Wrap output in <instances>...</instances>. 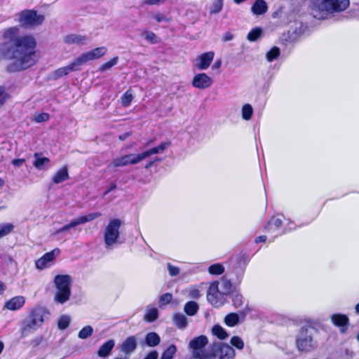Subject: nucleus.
Masks as SVG:
<instances>
[{"label": "nucleus", "mask_w": 359, "mask_h": 359, "mask_svg": "<svg viewBox=\"0 0 359 359\" xmlns=\"http://www.w3.org/2000/svg\"><path fill=\"white\" fill-rule=\"evenodd\" d=\"M19 32L18 27L6 29L4 32V38L13 39V44L8 43L0 44V60H13L6 69L9 72H17L33 66L35 62V48L36 42L30 35L17 36Z\"/></svg>", "instance_id": "f257e3e1"}, {"label": "nucleus", "mask_w": 359, "mask_h": 359, "mask_svg": "<svg viewBox=\"0 0 359 359\" xmlns=\"http://www.w3.org/2000/svg\"><path fill=\"white\" fill-rule=\"evenodd\" d=\"M311 15L318 20H328L345 11L350 0H309Z\"/></svg>", "instance_id": "f03ea898"}, {"label": "nucleus", "mask_w": 359, "mask_h": 359, "mask_svg": "<svg viewBox=\"0 0 359 359\" xmlns=\"http://www.w3.org/2000/svg\"><path fill=\"white\" fill-rule=\"evenodd\" d=\"M48 315V311L43 307L33 309L22 322L20 329L21 337L25 338L34 333L42 325L45 318Z\"/></svg>", "instance_id": "7ed1b4c3"}, {"label": "nucleus", "mask_w": 359, "mask_h": 359, "mask_svg": "<svg viewBox=\"0 0 359 359\" xmlns=\"http://www.w3.org/2000/svg\"><path fill=\"white\" fill-rule=\"evenodd\" d=\"M315 329L311 326H302L296 335L295 343L297 349L301 352H311L317 346L313 339Z\"/></svg>", "instance_id": "20e7f679"}, {"label": "nucleus", "mask_w": 359, "mask_h": 359, "mask_svg": "<svg viewBox=\"0 0 359 359\" xmlns=\"http://www.w3.org/2000/svg\"><path fill=\"white\" fill-rule=\"evenodd\" d=\"M72 278L69 275H57L54 278V284L56 287V292L54 300L61 304L67 302L71 296Z\"/></svg>", "instance_id": "39448f33"}, {"label": "nucleus", "mask_w": 359, "mask_h": 359, "mask_svg": "<svg viewBox=\"0 0 359 359\" xmlns=\"http://www.w3.org/2000/svg\"><path fill=\"white\" fill-rule=\"evenodd\" d=\"M208 343L206 336L201 335L191 339L189 344V348L191 355L190 359H209L210 354L205 351V346Z\"/></svg>", "instance_id": "423d86ee"}, {"label": "nucleus", "mask_w": 359, "mask_h": 359, "mask_svg": "<svg viewBox=\"0 0 359 359\" xmlns=\"http://www.w3.org/2000/svg\"><path fill=\"white\" fill-rule=\"evenodd\" d=\"M18 21L20 25L25 28H32L41 25L45 17L43 15H38L34 10L26 9L18 13Z\"/></svg>", "instance_id": "0eeeda50"}, {"label": "nucleus", "mask_w": 359, "mask_h": 359, "mask_svg": "<svg viewBox=\"0 0 359 359\" xmlns=\"http://www.w3.org/2000/svg\"><path fill=\"white\" fill-rule=\"evenodd\" d=\"M121 221L119 219H111L107 225L104 233V241L107 248H110L116 243L119 238V229Z\"/></svg>", "instance_id": "6e6552de"}, {"label": "nucleus", "mask_w": 359, "mask_h": 359, "mask_svg": "<svg viewBox=\"0 0 359 359\" xmlns=\"http://www.w3.org/2000/svg\"><path fill=\"white\" fill-rule=\"evenodd\" d=\"M226 299V294L219 288V283H212L207 293V299L215 307L222 306Z\"/></svg>", "instance_id": "1a4fd4ad"}, {"label": "nucleus", "mask_w": 359, "mask_h": 359, "mask_svg": "<svg viewBox=\"0 0 359 359\" xmlns=\"http://www.w3.org/2000/svg\"><path fill=\"white\" fill-rule=\"evenodd\" d=\"M142 160L141 154H130L121 156L112 160V161L108 165V169H114L118 167L127 166L128 165H135Z\"/></svg>", "instance_id": "9d476101"}, {"label": "nucleus", "mask_w": 359, "mask_h": 359, "mask_svg": "<svg viewBox=\"0 0 359 359\" xmlns=\"http://www.w3.org/2000/svg\"><path fill=\"white\" fill-rule=\"evenodd\" d=\"M212 355L218 359H233L235 356L234 349L229 345L222 342H215L212 346Z\"/></svg>", "instance_id": "9b49d317"}, {"label": "nucleus", "mask_w": 359, "mask_h": 359, "mask_svg": "<svg viewBox=\"0 0 359 359\" xmlns=\"http://www.w3.org/2000/svg\"><path fill=\"white\" fill-rule=\"evenodd\" d=\"M101 215L100 212H93L89 213L86 215L81 216L76 219H72L69 224L63 226L60 229L56 230L53 235L56 236L60 235V233L69 230L72 228H74L78 225L83 224L88 222H91L95 219L99 217Z\"/></svg>", "instance_id": "f8f14e48"}, {"label": "nucleus", "mask_w": 359, "mask_h": 359, "mask_svg": "<svg viewBox=\"0 0 359 359\" xmlns=\"http://www.w3.org/2000/svg\"><path fill=\"white\" fill-rule=\"evenodd\" d=\"M107 51V49L104 46L94 48L93 50L83 53L81 55L77 57V62H79L80 67H81L88 61L98 59L104 55Z\"/></svg>", "instance_id": "ddd939ff"}, {"label": "nucleus", "mask_w": 359, "mask_h": 359, "mask_svg": "<svg viewBox=\"0 0 359 359\" xmlns=\"http://www.w3.org/2000/svg\"><path fill=\"white\" fill-rule=\"evenodd\" d=\"M60 252V250L58 248H55L52 251L46 252L41 258L36 261V268L39 270H43L50 267L51 262L55 259Z\"/></svg>", "instance_id": "4468645a"}, {"label": "nucleus", "mask_w": 359, "mask_h": 359, "mask_svg": "<svg viewBox=\"0 0 359 359\" xmlns=\"http://www.w3.org/2000/svg\"><path fill=\"white\" fill-rule=\"evenodd\" d=\"M213 83V80L205 73L196 74L193 79L192 86L198 89L203 90L210 88Z\"/></svg>", "instance_id": "2eb2a0df"}, {"label": "nucleus", "mask_w": 359, "mask_h": 359, "mask_svg": "<svg viewBox=\"0 0 359 359\" xmlns=\"http://www.w3.org/2000/svg\"><path fill=\"white\" fill-rule=\"evenodd\" d=\"M81 67L75 59L72 62L66 67H60L53 72L52 77L54 79H57L63 76H66L71 72H76L80 70Z\"/></svg>", "instance_id": "dca6fc26"}, {"label": "nucleus", "mask_w": 359, "mask_h": 359, "mask_svg": "<svg viewBox=\"0 0 359 359\" xmlns=\"http://www.w3.org/2000/svg\"><path fill=\"white\" fill-rule=\"evenodd\" d=\"M215 53L209 51L199 55L196 59V67L199 70H205L208 69L213 60Z\"/></svg>", "instance_id": "f3484780"}, {"label": "nucleus", "mask_w": 359, "mask_h": 359, "mask_svg": "<svg viewBox=\"0 0 359 359\" xmlns=\"http://www.w3.org/2000/svg\"><path fill=\"white\" fill-rule=\"evenodd\" d=\"M34 161H33L34 167L39 170H46L50 168V158L42 157L40 153L34 154Z\"/></svg>", "instance_id": "a211bd4d"}, {"label": "nucleus", "mask_w": 359, "mask_h": 359, "mask_svg": "<svg viewBox=\"0 0 359 359\" xmlns=\"http://www.w3.org/2000/svg\"><path fill=\"white\" fill-rule=\"evenodd\" d=\"M25 303L23 296H15L5 303L4 307L10 311H16L21 309Z\"/></svg>", "instance_id": "6ab92c4d"}, {"label": "nucleus", "mask_w": 359, "mask_h": 359, "mask_svg": "<svg viewBox=\"0 0 359 359\" xmlns=\"http://www.w3.org/2000/svg\"><path fill=\"white\" fill-rule=\"evenodd\" d=\"M245 272L243 264L239 262H236L235 266L230 272L231 280L235 283H240Z\"/></svg>", "instance_id": "aec40b11"}, {"label": "nucleus", "mask_w": 359, "mask_h": 359, "mask_svg": "<svg viewBox=\"0 0 359 359\" xmlns=\"http://www.w3.org/2000/svg\"><path fill=\"white\" fill-rule=\"evenodd\" d=\"M170 142H161L159 145L152 147L146 151H142L141 154L142 160L149 158L151 155L162 154L168 147Z\"/></svg>", "instance_id": "412c9836"}, {"label": "nucleus", "mask_w": 359, "mask_h": 359, "mask_svg": "<svg viewBox=\"0 0 359 359\" xmlns=\"http://www.w3.org/2000/svg\"><path fill=\"white\" fill-rule=\"evenodd\" d=\"M89 41L88 37L81 34H69L64 38V41L69 45H84Z\"/></svg>", "instance_id": "4be33fe9"}, {"label": "nucleus", "mask_w": 359, "mask_h": 359, "mask_svg": "<svg viewBox=\"0 0 359 359\" xmlns=\"http://www.w3.org/2000/svg\"><path fill=\"white\" fill-rule=\"evenodd\" d=\"M137 347L136 338L134 336L128 337L121 344V350L126 354H130Z\"/></svg>", "instance_id": "5701e85b"}, {"label": "nucleus", "mask_w": 359, "mask_h": 359, "mask_svg": "<svg viewBox=\"0 0 359 359\" xmlns=\"http://www.w3.org/2000/svg\"><path fill=\"white\" fill-rule=\"evenodd\" d=\"M283 224V219L278 215L273 217L264 226V229L268 233L276 232Z\"/></svg>", "instance_id": "b1692460"}, {"label": "nucleus", "mask_w": 359, "mask_h": 359, "mask_svg": "<svg viewBox=\"0 0 359 359\" xmlns=\"http://www.w3.org/2000/svg\"><path fill=\"white\" fill-rule=\"evenodd\" d=\"M268 10V6L264 0H256L251 7V11L254 15H261Z\"/></svg>", "instance_id": "393cba45"}, {"label": "nucleus", "mask_w": 359, "mask_h": 359, "mask_svg": "<svg viewBox=\"0 0 359 359\" xmlns=\"http://www.w3.org/2000/svg\"><path fill=\"white\" fill-rule=\"evenodd\" d=\"M69 179L67 166L65 165L59 169L53 176L52 180L55 184L62 183Z\"/></svg>", "instance_id": "a878e982"}, {"label": "nucleus", "mask_w": 359, "mask_h": 359, "mask_svg": "<svg viewBox=\"0 0 359 359\" xmlns=\"http://www.w3.org/2000/svg\"><path fill=\"white\" fill-rule=\"evenodd\" d=\"M114 346L115 342L113 339H109L107 341L98 349L97 355L101 358L107 357L110 354Z\"/></svg>", "instance_id": "bb28decb"}, {"label": "nucleus", "mask_w": 359, "mask_h": 359, "mask_svg": "<svg viewBox=\"0 0 359 359\" xmlns=\"http://www.w3.org/2000/svg\"><path fill=\"white\" fill-rule=\"evenodd\" d=\"M332 324L337 327L348 325L349 324L348 317L342 313H334L330 316Z\"/></svg>", "instance_id": "cd10ccee"}, {"label": "nucleus", "mask_w": 359, "mask_h": 359, "mask_svg": "<svg viewBox=\"0 0 359 359\" xmlns=\"http://www.w3.org/2000/svg\"><path fill=\"white\" fill-rule=\"evenodd\" d=\"M173 322L177 328L183 330L187 327V318L181 313H176L173 315Z\"/></svg>", "instance_id": "c85d7f7f"}, {"label": "nucleus", "mask_w": 359, "mask_h": 359, "mask_svg": "<svg viewBox=\"0 0 359 359\" xmlns=\"http://www.w3.org/2000/svg\"><path fill=\"white\" fill-rule=\"evenodd\" d=\"M158 318V311L154 307H147L144 316V320L148 323L154 322Z\"/></svg>", "instance_id": "c756f323"}, {"label": "nucleus", "mask_w": 359, "mask_h": 359, "mask_svg": "<svg viewBox=\"0 0 359 359\" xmlns=\"http://www.w3.org/2000/svg\"><path fill=\"white\" fill-rule=\"evenodd\" d=\"M160 341V337L156 332H149L145 337V343L148 346L154 347L158 345Z\"/></svg>", "instance_id": "7c9ffc66"}, {"label": "nucleus", "mask_w": 359, "mask_h": 359, "mask_svg": "<svg viewBox=\"0 0 359 359\" xmlns=\"http://www.w3.org/2000/svg\"><path fill=\"white\" fill-rule=\"evenodd\" d=\"M198 309V305L196 302L190 301L185 304L184 311L188 316H193L196 314Z\"/></svg>", "instance_id": "2f4dec72"}, {"label": "nucleus", "mask_w": 359, "mask_h": 359, "mask_svg": "<svg viewBox=\"0 0 359 359\" xmlns=\"http://www.w3.org/2000/svg\"><path fill=\"white\" fill-rule=\"evenodd\" d=\"M212 333L221 340L225 339L229 337L227 332L219 325H215L212 327Z\"/></svg>", "instance_id": "473e14b6"}, {"label": "nucleus", "mask_w": 359, "mask_h": 359, "mask_svg": "<svg viewBox=\"0 0 359 359\" xmlns=\"http://www.w3.org/2000/svg\"><path fill=\"white\" fill-rule=\"evenodd\" d=\"M224 0H213L210 6V14L216 15L220 13L224 7Z\"/></svg>", "instance_id": "72a5a7b5"}, {"label": "nucleus", "mask_w": 359, "mask_h": 359, "mask_svg": "<svg viewBox=\"0 0 359 359\" xmlns=\"http://www.w3.org/2000/svg\"><path fill=\"white\" fill-rule=\"evenodd\" d=\"M241 114L243 119L249 121L252 118L253 114V108L250 104H245L241 109Z\"/></svg>", "instance_id": "f704fd0d"}, {"label": "nucleus", "mask_w": 359, "mask_h": 359, "mask_svg": "<svg viewBox=\"0 0 359 359\" xmlns=\"http://www.w3.org/2000/svg\"><path fill=\"white\" fill-rule=\"evenodd\" d=\"M239 316L235 313H231L224 318V323L229 327H233L238 323Z\"/></svg>", "instance_id": "c9c22d12"}, {"label": "nucleus", "mask_w": 359, "mask_h": 359, "mask_svg": "<svg viewBox=\"0 0 359 359\" xmlns=\"http://www.w3.org/2000/svg\"><path fill=\"white\" fill-rule=\"evenodd\" d=\"M280 54V48L277 46H273L266 54V58L268 62H271L276 60Z\"/></svg>", "instance_id": "e433bc0d"}, {"label": "nucleus", "mask_w": 359, "mask_h": 359, "mask_svg": "<svg viewBox=\"0 0 359 359\" xmlns=\"http://www.w3.org/2000/svg\"><path fill=\"white\" fill-rule=\"evenodd\" d=\"M262 34V29L260 27H255L252 29L247 36L248 41L254 42L257 41Z\"/></svg>", "instance_id": "4c0bfd02"}, {"label": "nucleus", "mask_w": 359, "mask_h": 359, "mask_svg": "<svg viewBox=\"0 0 359 359\" xmlns=\"http://www.w3.org/2000/svg\"><path fill=\"white\" fill-rule=\"evenodd\" d=\"M14 229V225L11 223H4L0 224V238L8 235Z\"/></svg>", "instance_id": "58836bf2"}, {"label": "nucleus", "mask_w": 359, "mask_h": 359, "mask_svg": "<svg viewBox=\"0 0 359 359\" xmlns=\"http://www.w3.org/2000/svg\"><path fill=\"white\" fill-rule=\"evenodd\" d=\"M176 352L177 347L172 344L163 352L161 359H172Z\"/></svg>", "instance_id": "ea45409f"}, {"label": "nucleus", "mask_w": 359, "mask_h": 359, "mask_svg": "<svg viewBox=\"0 0 359 359\" xmlns=\"http://www.w3.org/2000/svg\"><path fill=\"white\" fill-rule=\"evenodd\" d=\"M93 333V328L90 325L84 326L78 334V337L81 339H86L90 337Z\"/></svg>", "instance_id": "a19ab883"}, {"label": "nucleus", "mask_w": 359, "mask_h": 359, "mask_svg": "<svg viewBox=\"0 0 359 359\" xmlns=\"http://www.w3.org/2000/svg\"><path fill=\"white\" fill-rule=\"evenodd\" d=\"M208 272L212 275H221L224 272V267L222 264H214L209 266Z\"/></svg>", "instance_id": "79ce46f5"}, {"label": "nucleus", "mask_w": 359, "mask_h": 359, "mask_svg": "<svg viewBox=\"0 0 359 359\" xmlns=\"http://www.w3.org/2000/svg\"><path fill=\"white\" fill-rule=\"evenodd\" d=\"M71 318L67 315H62L60 317L58 322H57V326L58 328L61 330H64L67 329L70 323Z\"/></svg>", "instance_id": "37998d69"}, {"label": "nucleus", "mask_w": 359, "mask_h": 359, "mask_svg": "<svg viewBox=\"0 0 359 359\" xmlns=\"http://www.w3.org/2000/svg\"><path fill=\"white\" fill-rule=\"evenodd\" d=\"M172 299V294L167 292L160 296L158 304L160 308H163L164 306L170 303Z\"/></svg>", "instance_id": "c03bdc74"}, {"label": "nucleus", "mask_w": 359, "mask_h": 359, "mask_svg": "<svg viewBox=\"0 0 359 359\" xmlns=\"http://www.w3.org/2000/svg\"><path fill=\"white\" fill-rule=\"evenodd\" d=\"M118 60V57L117 56L113 57L109 61L102 64L100 66V67L99 68V70L100 72H104L107 69H109L110 68H111L112 67H114V65H116L117 64Z\"/></svg>", "instance_id": "a18cd8bd"}, {"label": "nucleus", "mask_w": 359, "mask_h": 359, "mask_svg": "<svg viewBox=\"0 0 359 359\" xmlns=\"http://www.w3.org/2000/svg\"><path fill=\"white\" fill-rule=\"evenodd\" d=\"M231 299L233 306L236 308H239L243 305V296L235 292L231 294Z\"/></svg>", "instance_id": "49530a36"}, {"label": "nucleus", "mask_w": 359, "mask_h": 359, "mask_svg": "<svg viewBox=\"0 0 359 359\" xmlns=\"http://www.w3.org/2000/svg\"><path fill=\"white\" fill-rule=\"evenodd\" d=\"M133 100V94L129 90H127L121 97L122 105L125 107H128Z\"/></svg>", "instance_id": "de8ad7c7"}, {"label": "nucleus", "mask_w": 359, "mask_h": 359, "mask_svg": "<svg viewBox=\"0 0 359 359\" xmlns=\"http://www.w3.org/2000/svg\"><path fill=\"white\" fill-rule=\"evenodd\" d=\"M142 36L144 37V39L151 43H158V38L157 36L152 32L149 31H144L142 33Z\"/></svg>", "instance_id": "09e8293b"}, {"label": "nucleus", "mask_w": 359, "mask_h": 359, "mask_svg": "<svg viewBox=\"0 0 359 359\" xmlns=\"http://www.w3.org/2000/svg\"><path fill=\"white\" fill-rule=\"evenodd\" d=\"M231 344L238 350H242L244 347V342L239 337L235 336L231 339Z\"/></svg>", "instance_id": "8fccbe9b"}, {"label": "nucleus", "mask_w": 359, "mask_h": 359, "mask_svg": "<svg viewBox=\"0 0 359 359\" xmlns=\"http://www.w3.org/2000/svg\"><path fill=\"white\" fill-rule=\"evenodd\" d=\"M231 280H223L221 283H219V288L226 294L230 293L232 288V283Z\"/></svg>", "instance_id": "3c124183"}, {"label": "nucleus", "mask_w": 359, "mask_h": 359, "mask_svg": "<svg viewBox=\"0 0 359 359\" xmlns=\"http://www.w3.org/2000/svg\"><path fill=\"white\" fill-rule=\"evenodd\" d=\"M49 119V114L47 113H41L34 116V121L36 123H41Z\"/></svg>", "instance_id": "603ef678"}, {"label": "nucleus", "mask_w": 359, "mask_h": 359, "mask_svg": "<svg viewBox=\"0 0 359 359\" xmlns=\"http://www.w3.org/2000/svg\"><path fill=\"white\" fill-rule=\"evenodd\" d=\"M167 268L170 276H176L180 273V269L177 266L172 265L170 263L167 264Z\"/></svg>", "instance_id": "864d4df0"}, {"label": "nucleus", "mask_w": 359, "mask_h": 359, "mask_svg": "<svg viewBox=\"0 0 359 359\" xmlns=\"http://www.w3.org/2000/svg\"><path fill=\"white\" fill-rule=\"evenodd\" d=\"M8 95L5 92V88L0 86V107L2 106L8 98Z\"/></svg>", "instance_id": "5fc2aeb1"}, {"label": "nucleus", "mask_w": 359, "mask_h": 359, "mask_svg": "<svg viewBox=\"0 0 359 359\" xmlns=\"http://www.w3.org/2000/svg\"><path fill=\"white\" fill-rule=\"evenodd\" d=\"M189 296L192 299H198L201 296L200 291L196 288H191L189 291Z\"/></svg>", "instance_id": "6e6d98bb"}, {"label": "nucleus", "mask_w": 359, "mask_h": 359, "mask_svg": "<svg viewBox=\"0 0 359 359\" xmlns=\"http://www.w3.org/2000/svg\"><path fill=\"white\" fill-rule=\"evenodd\" d=\"M154 18L158 22L168 21V19L162 13H157L154 16Z\"/></svg>", "instance_id": "4d7b16f0"}, {"label": "nucleus", "mask_w": 359, "mask_h": 359, "mask_svg": "<svg viewBox=\"0 0 359 359\" xmlns=\"http://www.w3.org/2000/svg\"><path fill=\"white\" fill-rule=\"evenodd\" d=\"M158 356V352L156 351H152L146 355L144 359H157Z\"/></svg>", "instance_id": "13d9d810"}, {"label": "nucleus", "mask_w": 359, "mask_h": 359, "mask_svg": "<svg viewBox=\"0 0 359 359\" xmlns=\"http://www.w3.org/2000/svg\"><path fill=\"white\" fill-rule=\"evenodd\" d=\"M25 160L23 158H15L12 161V164L16 167H20L24 163Z\"/></svg>", "instance_id": "bf43d9fd"}, {"label": "nucleus", "mask_w": 359, "mask_h": 359, "mask_svg": "<svg viewBox=\"0 0 359 359\" xmlns=\"http://www.w3.org/2000/svg\"><path fill=\"white\" fill-rule=\"evenodd\" d=\"M166 0H144V4H148V5H156V4H158L160 3H163Z\"/></svg>", "instance_id": "052dcab7"}, {"label": "nucleus", "mask_w": 359, "mask_h": 359, "mask_svg": "<svg viewBox=\"0 0 359 359\" xmlns=\"http://www.w3.org/2000/svg\"><path fill=\"white\" fill-rule=\"evenodd\" d=\"M222 39L224 41H229L233 39V35L231 32H227L224 34Z\"/></svg>", "instance_id": "680f3d73"}, {"label": "nucleus", "mask_w": 359, "mask_h": 359, "mask_svg": "<svg viewBox=\"0 0 359 359\" xmlns=\"http://www.w3.org/2000/svg\"><path fill=\"white\" fill-rule=\"evenodd\" d=\"M116 184L115 183H112L111 184V185L107 189V190L104 192V196H106L108 194H109L111 191H112L113 190L116 189Z\"/></svg>", "instance_id": "e2e57ef3"}, {"label": "nucleus", "mask_w": 359, "mask_h": 359, "mask_svg": "<svg viewBox=\"0 0 359 359\" xmlns=\"http://www.w3.org/2000/svg\"><path fill=\"white\" fill-rule=\"evenodd\" d=\"M222 61L220 60H216L213 64L212 69H219L221 67Z\"/></svg>", "instance_id": "0e129e2a"}, {"label": "nucleus", "mask_w": 359, "mask_h": 359, "mask_svg": "<svg viewBox=\"0 0 359 359\" xmlns=\"http://www.w3.org/2000/svg\"><path fill=\"white\" fill-rule=\"evenodd\" d=\"M266 240V236H258L256 238L255 242L256 243L265 242Z\"/></svg>", "instance_id": "69168bd1"}, {"label": "nucleus", "mask_w": 359, "mask_h": 359, "mask_svg": "<svg viewBox=\"0 0 359 359\" xmlns=\"http://www.w3.org/2000/svg\"><path fill=\"white\" fill-rule=\"evenodd\" d=\"M6 289V287L5 285L1 281H0V294H3Z\"/></svg>", "instance_id": "338daca9"}, {"label": "nucleus", "mask_w": 359, "mask_h": 359, "mask_svg": "<svg viewBox=\"0 0 359 359\" xmlns=\"http://www.w3.org/2000/svg\"><path fill=\"white\" fill-rule=\"evenodd\" d=\"M347 326L348 325L339 326V327H340V332L342 334L345 333L347 330Z\"/></svg>", "instance_id": "774afa93"}]
</instances>
